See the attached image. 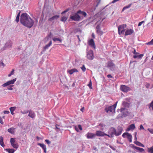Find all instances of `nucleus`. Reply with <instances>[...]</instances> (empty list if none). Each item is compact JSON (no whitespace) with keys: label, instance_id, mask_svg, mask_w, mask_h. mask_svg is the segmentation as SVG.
<instances>
[{"label":"nucleus","instance_id":"f257e3e1","mask_svg":"<svg viewBox=\"0 0 153 153\" xmlns=\"http://www.w3.org/2000/svg\"><path fill=\"white\" fill-rule=\"evenodd\" d=\"M20 22L23 25L29 28H31L33 26L34 23L29 16L26 13L21 14Z\"/></svg>","mask_w":153,"mask_h":153},{"label":"nucleus","instance_id":"f03ea898","mask_svg":"<svg viewBox=\"0 0 153 153\" xmlns=\"http://www.w3.org/2000/svg\"><path fill=\"white\" fill-rule=\"evenodd\" d=\"M123 131V128L122 127H119L117 130L115 128L111 127L109 129L108 131V134H107L106 136L110 138L113 137L114 135L118 136L121 134Z\"/></svg>","mask_w":153,"mask_h":153},{"label":"nucleus","instance_id":"7ed1b4c3","mask_svg":"<svg viewBox=\"0 0 153 153\" xmlns=\"http://www.w3.org/2000/svg\"><path fill=\"white\" fill-rule=\"evenodd\" d=\"M117 102L118 101H117L113 105L106 107L105 108V111L107 113L114 112Z\"/></svg>","mask_w":153,"mask_h":153},{"label":"nucleus","instance_id":"20e7f679","mask_svg":"<svg viewBox=\"0 0 153 153\" xmlns=\"http://www.w3.org/2000/svg\"><path fill=\"white\" fill-rule=\"evenodd\" d=\"M106 65L107 68L112 71H114L116 69L115 65L112 61H108L106 63Z\"/></svg>","mask_w":153,"mask_h":153},{"label":"nucleus","instance_id":"39448f33","mask_svg":"<svg viewBox=\"0 0 153 153\" xmlns=\"http://www.w3.org/2000/svg\"><path fill=\"white\" fill-rule=\"evenodd\" d=\"M77 13L71 15L70 17V19L75 21H79L81 17Z\"/></svg>","mask_w":153,"mask_h":153},{"label":"nucleus","instance_id":"423d86ee","mask_svg":"<svg viewBox=\"0 0 153 153\" xmlns=\"http://www.w3.org/2000/svg\"><path fill=\"white\" fill-rule=\"evenodd\" d=\"M86 57L89 60H92L94 58V54L93 51L90 50L87 52Z\"/></svg>","mask_w":153,"mask_h":153},{"label":"nucleus","instance_id":"0eeeda50","mask_svg":"<svg viewBox=\"0 0 153 153\" xmlns=\"http://www.w3.org/2000/svg\"><path fill=\"white\" fill-rule=\"evenodd\" d=\"M120 111L122 113V116L124 117H126L129 114L128 109L125 108H121Z\"/></svg>","mask_w":153,"mask_h":153},{"label":"nucleus","instance_id":"6e6552de","mask_svg":"<svg viewBox=\"0 0 153 153\" xmlns=\"http://www.w3.org/2000/svg\"><path fill=\"white\" fill-rule=\"evenodd\" d=\"M12 47V42L10 41H9L7 42L4 47L1 49L2 51L9 49Z\"/></svg>","mask_w":153,"mask_h":153},{"label":"nucleus","instance_id":"1a4fd4ad","mask_svg":"<svg viewBox=\"0 0 153 153\" xmlns=\"http://www.w3.org/2000/svg\"><path fill=\"white\" fill-rule=\"evenodd\" d=\"M16 78H15L12 80L8 81L6 82L2 85V86L4 87H6L7 86L13 84L16 81Z\"/></svg>","mask_w":153,"mask_h":153},{"label":"nucleus","instance_id":"9d476101","mask_svg":"<svg viewBox=\"0 0 153 153\" xmlns=\"http://www.w3.org/2000/svg\"><path fill=\"white\" fill-rule=\"evenodd\" d=\"M120 89L121 91L124 92H127L131 90L130 87L124 85H121L120 86Z\"/></svg>","mask_w":153,"mask_h":153},{"label":"nucleus","instance_id":"9b49d317","mask_svg":"<svg viewBox=\"0 0 153 153\" xmlns=\"http://www.w3.org/2000/svg\"><path fill=\"white\" fill-rule=\"evenodd\" d=\"M87 138L88 139H94L96 137L95 134H94L88 132L86 135Z\"/></svg>","mask_w":153,"mask_h":153},{"label":"nucleus","instance_id":"f8f14e48","mask_svg":"<svg viewBox=\"0 0 153 153\" xmlns=\"http://www.w3.org/2000/svg\"><path fill=\"white\" fill-rule=\"evenodd\" d=\"M96 30L97 33L100 36L102 35L103 34V32L100 29V25H98L96 27Z\"/></svg>","mask_w":153,"mask_h":153},{"label":"nucleus","instance_id":"ddd939ff","mask_svg":"<svg viewBox=\"0 0 153 153\" xmlns=\"http://www.w3.org/2000/svg\"><path fill=\"white\" fill-rule=\"evenodd\" d=\"M95 134L96 136H103L104 135H107V134H106L104 132L100 131H97Z\"/></svg>","mask_w":153,"mask_h":153},{"label":"nucleus","instance_id":"4468645a","mask_svg":"<svg viewBox=\"0 0 153 153\" xmlns=\"http://www.w3.org/2000/svg\"><path fill=\"white\" fill-rule=\"evenodd\" d=\"M134 30L132 29H127L125 32V36L130 35L134 33Z\"/></svg>","mask_w":153,"mask_h":153},{"label":"nucleus","instance_id":"2eb2a0df","mask_svg":"<svg viewBox=\"0 0 153 153\" xmlns=\"http://www.w3.org/2000/svg\"><path fill=\"white\" fill-rule=\"evenodd\" d=\"M135 128V126L134 124H132L129 126L128 128L126 129V131H129L130 130H133Z\"/></svg>","mask_w":153,"mask_h":153},{"label":"nucleus","instance_id":"dca6fc26","mask_svg":"<svg viewBox=\"0 0 153 153\" xmlns=\"http://www.w3.org/2000/svg\"><path fill=\"white\" fill-rule=\"evenodd\" d=\"M88 44L91 47L95 49V43L93 39H91L88 42Z\"/></svg>","mask_w":153,"mask_h":153},{"label":"nucleus","instance_id":"f3484780","mask_svg":"<svg viewBox=\"0 0 153 153\" xmlns=\"http://www.w3.org/2000/svg\"><path fill=\"white\" fill-rule=\"evenodd\" d=\"M59 17V15L54 16L51 18L49 19L48 21L53 22V21L57 20Z\"/></svg>","mask_w":153,"mask_h":153},{"label":"nucleus","instance_id":"a211bd4d","mask_svg":"<svg viewBox=\"0 0 153 153\" xmlns=\"http://www.w3.org/2000/svg\"><path fill=\"white\" fill-rule=\"evenodd\" d=\"M29 114H28V116L32 118H35L36 115L34 112L30 110L29 112Z\"/></svg>","mask_w":153,"mask_h":153},{"label":"nucleus","instance_id":"6ab92c4d","mask_svg":"<svg viewBox=\"0 0 153 153\" xmlns=\"http://www.w3.org/2000/svg\"><path fill=\"white\" fill-rule=\"evenodd\" d=\"M130 103L126 102V101H123L122 102V105L123 107L126 108H128L130 106Z\"/></svg>","mask_w":153,"mask_h":153},{"label":"nucleus","instance_id":"aec40b11","mask_svg":"<svg viewBox=\"0 0 153 153\" xmlns=\"http://www.w3.org/2000/svg\"><path fill=\"white\" fill-rule=\"evenodd\" d=\"M126 27V24H123L119 25L118 27V31H121L125 29V28Z\"/></svg>","mask_w":153,"mask_h":153},{"label":"nucleus","instance_id":"412c9836","mask_svg":"<svg viewBox=\"0 0 153 153\" xmlns=\"http://www.w3.org/2000/svg\"><path fill=\"white\" fill-rule=\"evenodd\" d=\"M38 145L39 146L42 148L43 150H44V152L45 153L46 152V147L45 145L43 144L40 143H38Z\"/></svg>","mask_w":153,"mask_h":153},{"label":"nucleus","instance_id":"4be33fe9","mask_svg":"<svg viewBox=\"0 0 153 153\" xmlns=\"http://www.w3.org/2000/svg\"><path fill=\"white\" fill-rule=\"evenodd\" d=\"M78 72V71L75 68H74L70 70H68L67 71L68 73H69L71 75L74 72Z\"/></svg>","mask_w":153,"mask_h":153},{"label":"nucleus","instance_id":"5701e85b","mask_svg":"<svg viewBox=\"0 0 153 153\" xmlns=\"http://www.w3.org/2000/svg\"><path fill=\"white\" fill-rule=\"evenodd\" d=\"M132 148L137 149L140 152H142L144 151V149H143L136 146L134 145H133Z\"/></svg>","mask_w":153,"mask_h":153},{"label":"nucleus","instance_id":"b1692460","mask_svg":"<svg viewBox=\"0 0 153 153\" xmlns=\"http://www.w3.org/2000/svg\"><path fill=\"white\" fill-rule=\"evenodd\" d=\"M15 128L12 127L8 129V131L11 134H13L15 132Z\"/></svg>","mask_w":153,"mask_h":153},{"label":"nucleus","instance_id":"393cba45","mask_svg":"<svg viewBox=\"0 0 153 153\" xmlns=\"http://www.w3.org/2000/svg\"><path fill=\"white\" fill-rule=\"evenodd\" d=\"M52 41H51L45 47H44V51H45L47 49H48V48L52 45Z\"/></svg>","mask_w":153,"mask_h":153},{"label":"nucleus","instance_id":"a878e982","mask_svg":"<svg viewBox=\"0 0 153 153\" xmlns=\"http://www.w3.org/2000/svg\"><path fill=\"white\" fill-rule=\"evenodd\" d=\"M143 54H141L140 55L138 54H134L133 56V57L135 59L136 58H138V59H141L143 56Z\"/></svg>","mask_w":153,"mask_h":153},{"label":"nucleus","instance_id":"bb28decb","mask_svg":"<svg viewBox=\"0 0 153 153\" xmlns=\"http://www.w3.org/2000/svg\"><path fill=\"white\" fill-rule=\"evenodd\" d=\"M127 137L129 142L131 143V142L132 141V137L131 134L128 133V134Z\"/></svg>","mask_w":153,"mask_h":153},{"label":"nucleus","instance_id":"cd10ccee","mask_svg":"<svg viewBox=\"0 0 153 153\" xmlns=\"http://www.w3.org/2000/svg\"><path fill=\"white\" fill-rule=\"evenodd\" d=\"M77 13L78 14H81V15L83 16L84 17L86 16L87 14L85 12L82 11L80 10H79L77 11Z\"/></svg>","mask_w":153,"mask_h":153},{"label":"nucleus","instance_id":"c85d7f7f","mask_svg":"<svg viewBox=\"0 0 153 153\" xmlns=\"http://www.w3.org/2000/svg\"><path fill=\"white\" fill-rule=\"evenodd\" d=\"M134 143L137 146L143 147H144V146L143 144H142L141 143L138 141H134Z\"/></svg>","mask_w":153,"mask_h":153},{"label":"nucleus","instance_id":"c756f323","mask_svg":"<svg viewBox=\"0 0 153 153\" xmlns=\"http://www.w3.org/2000/svg\"><path fill=\"white\" fill-rule=\"evenodd\" d=\"M5 150L8 152V153H13L15 151V150L13 149H6Z\"/></svg>","mask_w":153,"mask_h":153},{"label":"nucleus","instance_id":"7c9ffc66","mask_svg":"<svg viewBox=\"0 0 153 153\" xmlns=\"http://www.w3.org/2000/svg\"><path fill=\"white\" fill-rule=\"evenodd\" d=\"M0 144L3 147H4L5 146L3 142V139L2 137H0Z\"/></svg>","mask_w":153,"mask_h":153},{"label":"nucleus","instance_id":"2f4dec72","mask_svg":"<svg viewBox=\"0 0 153 153\" xmlns=\"http://www.w3.org/2000/svg\"><path fill=\"white\" fill-rule=\"evenodd\" d=\"M131 5V4H130L126 6H125L123 9L122 11H123L127 9L130 8Z\"/></svg>","mask_w":153,"mask_h":153},{"label":"nucleus","instance_id":"473e14b6","mask_svg":"<svg viewBox=\"0 0 153 153\" xmlns=\"http://www.w3.org/2000/svg\"><path fill=\"white\" fill-rule=\"evenodd\" d=\"M53 40L54 42H56V41H59L60 43L62 42V40L60 38H53Z\"/></svg>","mask_w":153,"mask_h":153},{"label":"nucleus","instance_id":"72a5a7b5","mask_svg":"<svg viewBox=\"0 0 153 153\" xmlns=\"http://www.w3.org/2000/svg\"><path fill=\"white\" fill-rule=\"evenodd\" d=\"M12 146L14 148L17 149L18 147V145L17 143H14L11 144Z\"/></svg>","mask_w":153,"mask_h":153},{"label":"nucleus","instance_id":"f704fd0d","mask_svg":"<svg viewBox=\"0 0 153 153\" xmlns=\"http://www.w3.org/2000/svg\"><path fill=\"white\" fill-rule=\"evenodd\" d=\"M74 31L75 33H77L79 32L80 33H81L82 31L80 29V28H78L75 29L74 30Z\"/></svg>","mask_w":153,"mask_h":153},{"label":"nucleus","instance_id":"c9c22d12","mask_svg":"<svg viewBox=\"0 0 153 153\" xmlns=\"http://www.w3.org/2000/svg\"><path fill=\"white\" fill-rule=\"evenodd\" d=\"M148 152L150 153H153V147H152L148 149Z\"/></svg>","mask_w":153,"mask_h":153},{"label":"nucleus","instance_id":"e433bc0d","mask_svg":"<svg viewBox=\"0 0 153 153\" xmlns=\"http://www.w3.org/2000/svg\"><path fill=\"white\" fill-rule=\"evenodd\" d=\"M125 32V30L124 29L123 30H121V31H118V33L120 35L121 34L123 35L124 34Z\"/></svg>","mask_w":153,"mask_h":153},{"label":"nucleus","instance_id":"4c0bfd02","mask_svg":"<svg viewBox=\"0 0 153 153\" xmlns=\"http://www.w3.org/2000/svg\"><path fill=\"white\" fill-rule=\"evenodd\" d=\"M125 32V30L124 29L123 30H121V31H118V33L120 35L121 34L123 35L124 34Z\"/></svg>","mask_w":153,"mask_h":153},{"label":"nucleus","instance_id":"58836bf2","mask_svg":"<svg viewBox=\"0 0 153 153\" xmlns=\"http://www.w3.org/2000/svg\"><path fill=\"white\" fill-rule=\"evenodd\" d=\"M15 141H16L14 138H11L10 140V143L11 144L15 143Z\"/></svg>","mask_w":153,"mask_h":153},{"label":"nucleus","instance_id":"ea45409f","mask_svg":"<svg viewBox=\"0 0 153 153\" xmlns=\"http://www.w3.org/2000/svg\"><path fill=\"white\" fill-rule=\"evenodd\" d=\"M67 19V18L65 16H63L62 17L61 20L62 22H65Z\"/></svg>","mask_w":153,"mask_h":153},{"label":"nucleus","instance_id":"a19ab883","mask_svg":"<svg viewBox=\"0 0 153 153\" xmlns=\"http://www.w3.org/2000/svg\"><path fill=\"white\" fill-rule=\"evenodd\" d=\"M131 100V99L130 97H128L125 99V101H126V102L130 103Z\"/></svg>","mask_w":153,"mask_h":153},{"label":"nucleus","instance_id":"79ce46f5","mask_svg":"<svg viewBox=\"0 0 153 153\" xmlns=\"http://www.w3.org/2000/svg\"><path fill=\"white\" fill-rule=\"evenodd\" d=\"M146 44L147 45H153V39L151 40V41L149 42L146 43Z\"/></svg>","mask_w":153,"mask_h":153},{"label":"nucleus","instance_id":"37998d69","mask_svg":"<svg viewBox=\"0 0 153 153\" xmlns=\"http://www.w3.org/2000/svg\"><path fill=\"white\" fill-rule=\"evenodd\" d=\"M88 86L89 87L90 89H92V82L91 80H90L89 83L88 85Z\"/></svg>","mask_w":153,"mask_h":153},{"label":"nucleus","instance_id":"c03bdc74","mask_svg":"<svg viewBox=\"0 0 153 153\" xmlns=\"http://www.w3.org/2000/svg\"><path fill=\"white\" fill-rule=\"evenodd\" d=\"M16 108V107H11L10 108V111H14Z\"/></svg>","mask_w":153,"mask_h":153},{"label":"nucleus","instance_id":"a18cd8bd","mask_svg":"<svg viewBox=\"0 0 153 153\" xmlns=\"http://www.w3.org/2000/svg\"><path fill=\"white\" fill-rule=\"evenodd\" d=\"M128 134V132H125L122 135V136L124 138H125L126 137H127Z\"/></svg>","mask_w":153,"mask_h":153},{"label":"nucleus","instance_id":"49530a36","mask_svg":"<svg viewBox=\"0 0 153 153\" xmlns=\"http://www.w3.org/2000/svg\"><path fill=\"white\" fill-rule=\"evenodd\" d=\"M147 130L151 134H153V128H148Z\"/></svg>","mask_w":153,"mask_h":153},{"label":"nucleus","instance_id":"de8ad7c7","mask_svg":"<svg viewBox=\"0 0 153 153\" xmlns=\"http://www.w3.org/2000/svg\"><path fill=\"white\" fill-rule=\"evenodd\" d=\"M55 126H56L55 129H56V131H57L59 130V126L58 125H55Z\"/></svg>","mask_w":153,"mask_h":153},{"label":"nucleus","instance_id":"09e8293b","mask_svg":"<svg viewBox=\"0 0 153 153\" xmlns=\"http://www.w3.org/2000/svg\"><path fill=\"white\" fill-rule=\"evenodd\" d=\"M29 111H21V113L23 114H26L29 112Z\"/></svg>","mask_w":153,"mask_h":153},{"label":"nucleus","instance_id":"8fccbe9b","mask_svg":"<svg viewBox=\"0 0 153 153\" xmlns=\"http://www.w3.org/2000/svg\"><path fill=\"white\" fill-rule=\"evenodd\" d=\"M81 68L83 72H85L86 70V68L84 65H83L82 67H81Z\"/></svg>","mask_w":153,"mask_h":153},{"label":"nucleus","instance_id":"3c124183","mask_svg":"<svg viewBox=\"0 0 153 153\" xmlns=\"http://www.w3.org/2000/svg\"><path fill=\"white\" fill-rule=\"evenodd\" d=\"M139 129L140 130H145L142 125H141L140 126Z\"/></svg>","mask_w":153,"mask_h":153},{"label":"nucleus","instance_id":"603ef678","mask_svg":"<svg viewBox=\"0 0 153 153\" xmlns=\"http://www.w3.org/2000/svg\"><path fill=\"white\" fill-rule=\"evenodd\" d=\"M134 49V51L132 52V53L134 54H138L139 53L136 52V50L135 49Z\"/></svg>","mask_w":153,"mask_h":153},{"label":"nucleus","instance_id":"864d4df0","mask_svg":"<svg viewBox=\"0 0 153 153\" xmlns=\"http://www.w3.org/2000/svg\"><path fill=\"white\" fill-rule=\"evenodd\" d=\"M19 16H16L15 21L16 22H18L19 21Z\"/></svg>","mask_w":153,"mask_h":153},{"label":"nucleus","instance_id":"5fc2aeb1","mask_svg":"<svg viewBox=\"0 0 153 153\" xmlns=\"http://www.w3.org/2000/svg\"><path fill=\"white\" fill-rule=\"evenodd\" d=\"M13 85H11L10 86V87H8L7 88V89L8 90H13V88H12V87H13Z\"/></svg>","mask_w":153,"mask_h":153},{"label":"nucleus","instance_id":"6e6d98bb","mask_svg":"<svg viewBox=\"0 0 153 153\" xmlns=\"http://www.w3.org/2000/svg\"><path fill=\"white\" fill-rule=\"evenodd\" d=\"M99 126L102 127H104L105 126V124L102 123H100Z\"/></svg>","mask_w":153,"mask_h":153},{"label":"nucleus","instance_id":"4d7b16f0","mask_svg":"<svg viewBox=\"0 0 153 153\" xmlns=\"http://www.w3.org/2000/svg\"><path fill=\"white\" fill-rule=\"evenodd\" d=\"M45 141L48 144H49L51 143V142L48 140H45Z\"/></svg>","mask_w":153,"mask_h":153},{"label":"nucleus","instance_id":"13d9d810","mask_svg":"<svg viewBox=\"0 0 153 153\" xmlns=\"http://www.w3.org/2000/svg\"><path fill=\"white\" fill-rule=\"evenodd\" d=\"M78 128H79V130L80 131H81V130H82V127L80 125H78Z\"/></svg>","mask_w":153,"mask_h":153},{"label":"nucleus","instance_id":"bf43d9fd","mask_svg":"<svg viewBox=\"0 0 153 153\" xmlns=\"http://www.w3.org/2000/svg\"><path fill=\"white\" fill-rule=\"evenodd\" d=\"M109 147L111 148V149L113 150H115V148L113 147V146H111V145H110L109 146Z\"/></svg>","mask_w":153,"mask_h":153},{"label":"nucleus","instance_id":"052dcab7","mask_svg":"<svg viewBox=\"0 0 153 153\" xmlns=\"http://www.w3.org/2000/svg\"><path fill=\"white\" fill-rule=\"evenodd\" d=\"M75 129V130L77 131V132H79V130L78 129L79 128H78V127H77V126H75L74 127Z\"/></svg>","mask_w":153,"mask_h":153},{"label":"nucleus","instance_id":"680f3d73","mask_svg":"<svg viewBox=\"0 0 153 153\" xmlns=\"http://www.w3.org/2000/svg\"><path fill=\"white\" fill-rule=\"evenodd\" d=\"M150 107H151L152 108V109L153 110V101H152L150 103Z\"/></svg>","mask_w":153,"mask_h":153},{"label":"nucleus","instance_id":"e2e57ef3","mask_svg":"<svg viewBox=\"0 0 153 153\" xmlns=\"http://www.w3.org/2000/svg\"><path fill=\"white\" fill-rule=\"evenodd\" d=\"M4 114H8L10 113V111H4Z\"/></svg>","mask_w":153,"mask_h":153},{"label":"nucleus","instance_id":"0e129e2a","mask_svg":"<svg viewBox=\"0 0 153 153\" xmlns=\"http://www.w3.org/2000/svg\"><path fill=\"white\" fill-rule=\"evenodd\" d=\"M150 85V84L149 83H147L146 84V86L147 88H148Z\"/></svg>","mask_w":153,"mask_h":153},{"label":"nucleus","instance_id":"69168bd1","mask_svg":"<svg viewBox=\"0 0 153 153\" xmlns=\"http://www.w3.org/2000/svg\"><path fill=\"white\" fill-rule=\"evenodd\" d=\"M12 75L14 73V69H13L10 73Z\"/></svg>","mask_w":153,"mask_h":153},{"label":"nucleus","instance_id":"338daca9","mask_svg":"<svg viewBox=\"0 0 153 153\" xmlns=\"http://www.w3.org/2000/svg\"><path fill=\"white\" fill-rule=\"evenodd\" d=\"M0 123L1 124H3L4 123L2 121L1 117H0Z\"/></svg>","mask_w":153,"mask_h":153},{"label":"nucleus","instance_id":"774afa93","mask_svg":"<svg viewBox=\"0 0 153 153\" xmlns=\"http://www.w3.org/2000/svg\"><path fill=\"white\" fill-rule=\"evenodd\" d=\"M107 77L108 78H112L113 77L112 76L111 74H108L107 75Z\"/></svg>","mask_w":153,"mask_h":153}]
</instances>
